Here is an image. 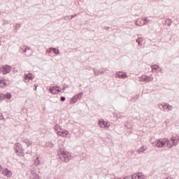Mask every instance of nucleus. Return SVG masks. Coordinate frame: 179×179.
Wrapping results in <instances>:
<instances>
[{"mask_svg": "<svg viewBox=\"0 0 179 179\" xmlns=\"http://www.w3.org/2000/svg\"><path fill=\"white\" fill-rule=\"evenodd\" d=\"M41 164V162L40 161V157H36L35 160H34L35 166H40Z\"/></svg>", "mask_w": 179, "mask_h": 179, "instance_id": "obj_21", "label": "nucleus"}, {"mask_svg": "<svg viewBox=\"0 0 179 179\" xmlns=\"http://www.w3.org/2000/svg\"><path fill=\"white\" fill-rule=\"evenodd\" d=\"M62 90L61 89V87H55V86L51 87L49 89V92L50 93H52V94H58V93H60V92H62Z\"/></svg>", "mask_w": 179, "mask_h": 179, "instance_id": "obj_9", "label": "nucleus"}, {"mask_svg": "<svg viewBox=\"0 0 179 179\" xmlns=\"http://www.w3.org/2000/svg\"><path fill=\"white\" fill-rule=\"evenodd\" d=\"M34 87H36L35 88V90H37V87L36 85H34Z\"/></svg>", "mask_w": 179, "mask_h": 179, "instance_id": "obj_46", "label": "nucleus"}, {"mask_svg": "<svg viewBox=\"0 0 179 179\" xmlns=\"http://www.w3.org/2000/svg\"><path fill=\"white\" fill-rule=\"evenodd\" d=\"M136 41L138 43V45H139V47H142V38H137Z\"/></svg>", "mask_w": 179, "mask_h": 179, "instance_id": "obj_25", "label": "nucleus"}, {"mask_svg": "<svg viewBox=\"0 0 179 179\" xmlns=\"http://www.w3.org/2000/svg\"><path fill=\"white\" fill-rule=\"evenodd\" d=\"M98 125L100 128H110V124L108 125V122L104 121V120H99Z\"/></svg>", "mask_w": 179, "mask_h": 179, "instance_id": "obj_10", "label": "nucleus"}, {"mask_svg": "<svg viewBox=\"0 0 179 179\" xmlns=\"http://www.w3.org/2000/svg\"><path fill=\"white\" fill-rule=\"evenodd\" d=\"M173 110V106L167 104L166 108V111H171Z\"/></svg>", "mask_w": 179, "mask_h": 179, "instance_id": "obj_27", "label": "nucleus"}, {"mask_svg": "<svg viewBox=\"0 0 179 179\" xmlns=\"http://www.w3.org/2000/svg\"><path fill=\"white\" fill-rule=\"evenodd\" d=\"M46 52H48V54L52 52V48H50L49 49H47Z\"/></svg>", "mask_w": 179, "mask_h": 179, "instance_id": "obj_29", "label": "nucleus"}, {"mask_svg": "<svg viewBox=\"0 0 179 179\" xmlns=\"http://www.w3.org/2000/svg\"><path fill=\"white\" fill-rule=\"evenodd\" d=\"M1 100H3V96H2V94L0 93V101Z\"/></svg>", "mask_w": 179, "mask_h": 179, "instance_id": "obj_36", "label": "nucleus"}, {"mask_svg": "<svg viewBox=\"0 0 179 179\" xmlns=\"http://www.w3.org/2000/svg\"><path fill=\"white\" fill-rule=\"evenodd\" d=\"M158 71H159V73H163V69H162V68L159 67Z\"/></svg>", "mask_w": 179, "mask_h": 179, "instance_id": "obj_34", "label": "nucleus"}, {"mask_svg": "<svg viewBox=\"0 0 179 179\" xmlns=\"http://www.w3.org/2000/svg\"><path fill=\"white\" fill-rule=\"evenodd\" d=\"M159 108L160 110L163 109V111H166V108H167V103L163 102L160 105H159Z\"/></svg>", "mask_w": 179, "mask_h": 179, "instance_id": "obj_18", "label": "nucleus"}, {"mask_svg": "<svg viewBox=\"0 0 179 179\" xmlns=\"http://www.w3.org/2000/svg\"><path fill=\"white\" fill-rule=\"evenodd\" d=\"M54 54L58 55L59 54V49H57L56 48H52V50Z\"/></svg>", "mask_w": 179, "mask_h": 179, "instance_id": "obj_26", "label": "nucleus"}, {"mask_svg": "<svg viewBox=\"0 0 179 179\" xmlns=\"http://www.w3.org/2000/svg\"><path fill=\"white\" fill-rule=\"evenodd\" d=\"M9 22H8V20H3V25L5 26V24H8Z\"/></svg>", "mask_w": 179, "mask_h": 179, "instance_id": "obj_31", "label": "nucleus"}, {"mask_svg": "<svg viewBox=\"0 0 179 179\" xmlns=\"http://www.w3.org/2000/svg\"><path fill=\"white\" fill-rule=\"evenodd\" d=\"M54 129H55L56 134H57V132H59L60 131H62V128H61V126H59V124H56L54 127Z\"/></svg>", "mask_w": 179, "mask_h": 179, "instance_id": "obj_20", "label": "nucleus"}, {"mask_svg": "<svg viewBox=\"0 0 179 179\" xmlns=\"http://www.w3.org/2000/svg\"><path fill=\"white\" fill-rule=\"evenodd\" d=\"M6 86V83H5V80H0V87L3 88Z\"/></svg>", "mask_w": 179, "mask_h": 179, "instance_id": "obj_24", "label": "nucleus"}, {"mask_svg": "<svg viewBox=\"0 0 179 179\" xmlns=\"http://www.w3.org/2000/svg\"><path fill=\"white\" fill-rule=\"evenodd\" d=\"M65 100H66V98H65V96L61 97V101H65Z\"/></svg>", "mask_w": 179, "mask_h": 179, "instance_id": "obj_33", "label": "nucleus"}, {"mask_svg": "<svg viewBox=\"0 0 179 179\" xmlns=\"http://www.w3.org/2000/svg\"><path fill=\"white\" fill-rule=\"evenodd\" d=\"M116 77L119 78V79H125L127 78V73L125 72L119 71L115 73Z\"/></svg>", "mask_w": 179, "mask_h": 179, "instance_id": "obj_12", "label": "nucleus"}, {"mask_svg": "<svg viewBox=\"0 0 179 179\" xmlns=\"http://www.w3.org/2000/svg\"><path fill=\"white\" fill-rule=\"evenodd\" d=\"M92 71L94 72V76H99V75H101V73H104V72L97 70L96 68L92 69Z\"/></svg>", "mask_w": 179, "mask_h": 179, "instance_id": "obj_17", "label": "nucleus"}, {"mask_svg": "<svg viewBox=\"0 0 179 179\" xmlns=\"http://www.w3.org/2000/svg\"><path fill=\"white\" fill-rule=\"evenodd\" d=\"M146 177L142 173H134L131 176V179H145Z\"/></svg>", "mask_w": 179, "mask_h": 179, "instance_id": "obj_11", "label": "nucleus"}, {"mask_svg": "<svg viewBox=\"0 0 179 179\" xmlns=\"http://www.w3.org/2000/svg\"><path fill=\"white\" fill-rule=\"evenodd\" d=\"M2 174L6 177H10L12 176V171H9L7 168L3 170Z\"/></svg>", "mask_w": 179, "mask_h": 179, "instance_id": "obj_14", "label": "nucleus"}, {"mask_svg": "<svg viewBox=\"0 0 179 179\" xmlns=\"http://www.w3.org/2000/svg\"><path fill=\"white\" fill-rule=\"evenodd\" d=\"M77 15L75 14V15H73L71 16L70 19H73L74 17H76Z\"/></svg>", "mask_w": 179, "mask_h": 179, "instance_id": "obj_35", "label": "nucleus"}, {"mask_svg": "<svg viewBox=\"0 0 179 179\" xmlns=\"http://www.w3.org/2000/svg\"><path fill=\"white\" fill-rule=\"evenodd\" d=\"M23 50V52H27V48H24V49H22Z\"/></svg>", "mask_w": 179, "mask_h": 179, "instance_id": "obj_38", "label": "nucleus"}, {"mask_svg": "<svg viewBox=\"0 0 179 179\" xmlns=\"http://www.w3.org/2000/svg\"><path fill=\"white\" fill-rule=\"evenodd\" d=\"M149 22H150V20L149 18H148V17H143L141 18H138L136 21V26H145V24H148Z\"/></svg>", "mask_w": 179, "mask_h": 179, "instance_id": "obj_3", "label": "nucleus"}, {"mask_svg": "<svg viewBox=\"0 0 179 179\" xmlns=\"http://www.w3.org/2000/svg\"><path fill=\"white\" fill-rule=\"evenodd\" d=\"M170 140L167 138L157 140L155 145L157 148H163V146H168L170 148Z\"/></svg>", "mask_w": 179, "mask_h": 179, "instance_id": "obj_2", "label": "nucleus"}, {"mask_svg": "<svg viewBox=\"0 0 179 179\" xmlns=\"http://www.w3.org/2000/svg\"><path fill=\"white\" fill-rule=\"evenodd\" d=\"M166 22H168V26H171V20H167Z\"/></svg>", "mask_w": 179, "mask_h": 179, "instance_id": "obj_37", "label": "nucleus"}, {"mask_svg": "<svg viewBox=\"0 0 179 179\" xmlns=\"http://www.w3.org/2000/svg\"><path fill=\"white\" fill-rule=\"evenodd\" d=\"M166 179H173L171 177H167Z\"/></svg>", "mask_w": 179, "mask_h": 179, "instance_id": "obj_45", "label": "nucleus"}, {"mask_svg": "<svg viewBox=\"0 0 179 179\" xmlns=\"http://www.w3.org/2000/svg\"><path fill=\"white\" fill-rule=\"evenodd\" d=\"M0 120H3V116H2V114H0Z\"/></svg>", "mask_w": 179, "mask_h": 179, "instance_id": "obj_39", "label": "nucleus"}, {"mask_svg": "<svg viewBox=\"0 0 179 179\" xmlns=\"http://www.w3.org/2000/svg\"><path fill=\"white\" fill-rule=\"evenodd\" d=\"M59 157L60 160L64 162L65 163H69L71 160V153L65 150H60V153L59 154Z\"/></svg>", "mask_w": 179, "mask_h": 179, "instance_id": "obj_1", "label": "nucleus"}, {"mask_svg": "<svg viewBox=\"0 0 179 179\" xmlns=\"http://www.w3.org/2000/svg\"><path fill=\"white\" fill-rule=\"evenodd\" d=\"M0 171H2V166L0 165Z\"/></svg>", "mask_w": 179, "mask_h": 179, "instance_id": "obj_43", "label": "nucleus"}, {"mask_svg": "<svg viewBox=\"0 0 179 179\" xmlns=\"http://www.w3.org/2000/svg\"><path fill=\"white\" fill-rule=\"evenodd\" d=\"M25 48L27 49V50H30V48L28 47V46H25Z\"/></svg>", "mask_w": 179, "mask_h": 179, "instance_id": "obj_41", "label": "nucleus"}, {"mask_svg": "<svg viewBox=\"0 0 179 179\" xmlns=\"http://www.w3.org/2000/svg\"><path fill=\"white\" fill-rule=\"evenodd\" d=\"M70 17H71V16H69H69H66V17H64V20H71Z\"/></svg>", "mask_w": 179, "mask_h": 179, "instance_id": "obj_30", "label": "nucleus"}, {"mask_svg": "<svg viewBox=\"0 0 179 179\" xmlns=\"http://www.w3.org/2000/svg\"><path fill=\"white\" fill-rule=\"evenodd\" d=\"M109 29H110V27H106L104 28L105 30H108Z\"/></svg>", "mask_w": 179, "mask_h": 179, "instance_id": "obj_40", "label": "nucleus"}, {"mask_svg": "<svg viewBox=\"0 0 179 179\" xmlns=\"http://www.w3.org/2000/svg\"><path fill=\"white\" fill-rule=\"evenodd\" d=\"M0 43H1V40H0Z\"/></svg>", "mask_w": 179, "mask_h": 179, "instance_id": "obj_49", "label": "nucleus"}, {"mask_svg": "<svg viewBox=\"0 0 179 179\" xmlns=\"http://www.w3.org/2000/svg\"><path fill=\"white\" fill-rule=\"evenodd\" d=\"M68 134H69V131L64 130L63 129L59 131H57V135H59V136H62L63 138H66V136H68Z\"/></svg>", "mask_w": 179, "mask_h": 179, "instance_id": "obj_13", "label": "nucleus"}, {"mask_svg": "<svg viewBox=\"0 0 179 179\" xmlns=\"http://www.w3.org/2000/svg\"><path fill=\"white\" fill-rule=\"evenodd\" d=\"M139 82H144L145 83H149V82H152L153 80V76H145L143 75L141 77H138Z\"/></svg>", "mask_w": 179, "mask_h": 179, "instance_id": "obj_4", "label": "nucleus"}, {"mask_svg": "<svg viewBox=\"0 0 179 179\" xmlns=\"http://www.w3.org/2000/svg\"><path fill=\"white\" fill-rule=\"evenodd\" d=\"M34 78H33V74L31 73H29L28 74H24V80H33Z\"/></svg>", "mask_w": 179, "mask_h": 179, "instance_id": "obj_16", "label": "nucleus"}, {"mask_svg": "<svg viewBox=\"0 0 179 179\" xmlns=\"http://www.w3.org/2000/svg\"><path fill=\"white\" fill-rule=\"evenodd\" d=\"M0 45H2V44L0 43Z\"/></svg>", "mask_w": 179, "mask_h": 179, "instance_id": "obj_48", "label": "nucleus"}, {"mask_svg": "<svg viewBox=\"0 0 179 179\" xmlns=\"http://www.w3.org/2000/svg\"><path fill=\"white\" fill-rule=\"evenodd\" d=\"M124 127H125L126 128H128V126H127V125H125V124H124Z\"/></svg>", "mask_w": 179, "mask_h": 179, "instance_id": "obj_47", "label": "nucleus"}, {"mask_svg": "<svg viewBox=\"0 0 179 179\" xmlns=\"http://www.w3.org/2000/svg\"><path fill=\"white\" fill-rule=\"evenodd\" d=\"M147 149L148 148H146V146L143 145L138 150H137L136 152L138 155H142V153H145V152H146Z\"/></svg>", "mask_w": 179, "mask_h": 179, "instance_id": "obj_15", "label": "nucleus"}, {"mask_svg": "<svg viewBox=\"0 0 179 179\" xmlns=\"http://www.w3.org/2000/svg\"><path fill=\"white\" fill-rule=\"evenodd\" d=\"M14 150L16 152V153L18 155V156H20V155H22L23 153V147H22V145L19 143H17L14 145Z\"/></svg>", "mask_w": 179, "mask_h": 179, "instance_id": "obj_6", "label": "nucleus"}, {"mask_svg": "<svg viewBox=\"0 0 179 179\" xmlns=\"http://www.w3.org/2000/svg\"><path fill=\"white\" fill-rule=\"evenodd\" d=\"M151 69L152 71L153 72V71H159V69H160V67L156 64H154L151 66Z\"/></svg>", "mask_w": 179, "mask_h": 179, "instance_id": "obj_23", "label": "nucleus"}, {"mask_svg": "<svg viewBox=\"0 0 179 179\" xmlns=\"http://www.w3.org/2000/svg\"><path fill=\"white\" fill-rule=\"evenodd\" d=\"M82 96H83V92H80L78 94L73 96L70 101V104H75V103H76L78 100H80V99H82Z\"/></svg>", "mask_w": 179, "mask_h": 179, "instance_id": "obj_8", "label": "nucleus"}, {"mask_svg": "<svg viewBox=\"0 0 179 179\" xmlns=\"http://www.w3.org/2000/svg\"><path fill=\"white\" fill-rule=\"evenodd\" d=\"M10 71H12V67L9 65H5L0 68V72L1 73H3V75L10 73Z\"/></svg>", "mask_w": 179, "mask_h": 179, "instance_id": "obj_5", "label": "nucleus"}, {"mask_svg": "<svg viewBox=\"0 0 179 179\" xmlns=\"http://www.w3.org/2000/svg\"><path fill=\"white\" fill-rule=\"evenodd\" d=\"M128 134H132V131L129 130V131H128Z\"/></svg>", "mask_w": 179, "mask_h": 179, "instance_id": "obj_44", "label": "nucleus"}, {"mask_svg": "<svg viewBox=\"0 0 179 179\" xmlns=\"http://www.w3.org/2000/svg\"><path fill=\"white\" fill-rule=\"evenodd\" d=\"M179 141V136H173L169 141V148H173V146H177V143Z\"/></svg>", "mask_w": 179, "mask_h": 179, "instance_id": "obj_7", "label": "nucleus"}, {"mask_svg": "<svg viewBox=\"0 0 179 179\" xmlns=\"http://www.w3.org/2000/svg\"><path fill=\"white\" fill-rule=\"evenodd\" d=\"M50 145H52L51 148H54V143H49Z\"/></svg>", "mask_w": 179, "mask_h": 179, "instance_id": "obj_42", "label": "nucleus"}, {"mask_svg": "<svg viewBox=\"0 0 179 179\" xmlns=\"http://www.w3.org/2000/svg\"><path fill=\"white\" fill-rule=\"evenodd\" d=\"M18 29H20V24H17L15 26V30H17Z\"/></svg>", "mask_w": 179, "mask_h": 179, "instance_id": "obj_32", "label": "nucleus"}, {"mask_svg": "<svg viewBox=\"0 0 179 179\" xmlns=\"http://www.w3.org/2000/svg\"><path fill=\"white\" fill-rule=\"evenodd\" d=\"M130 100L131 101H136V100H138V96H131V99Z\"/></svg>", "mask_w": 179, "mask_h": 179, "instance_id": "obj_28", "label": "nucleus"}, {"mask_svg": "<svg viewBox=\"0 0 179 179\" xmlns=\"http://www.w3.org/2000/svg\"><path fill=\"white\" fill-rule=\"evenodd\" d=\"M24 143H26L28 147H30L31 146V143H33V142H31V141H30L29 139L25 138L24 140Z\"/></svg>", "mask_w": 179, "mask_h": 179, "instance_id": "obj_22", "label": "nucleus"}, {"mask_svg": "<svg viewBox=\"0 0 179 179\" xmlns=\"http://www.w3.org/2000/svg\"><path fill=\"white\" fill-rule=\"evenodd\" d=\"M1 96L3 98V100H5V99H8V100H10V99H12V94L10 93H7L6 94H1Z\"/></svg>", "mask_w": 179, "mask_h": 179, "instance_id": "obj_19", "label": "nucleus"}]
</instances>
